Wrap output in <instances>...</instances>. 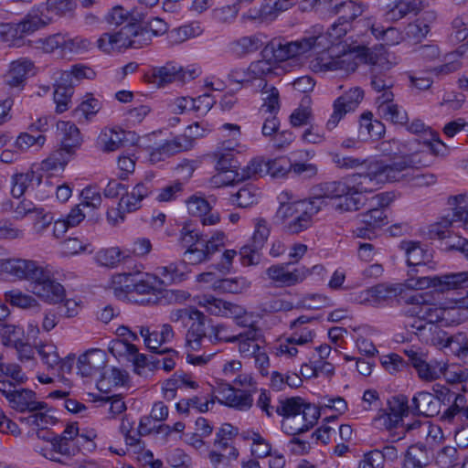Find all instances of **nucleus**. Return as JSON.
I'll return each instance as SVG.
<instances>
[{
  "mask_svg": "<svg viewBox=\"0 0 468 468\" xmlns=\"http://www.w3.org/2000/svg\"><path fill=\"white\" fill-rule=\"evenodd\" d=\"M329 44L326 36H307L295 41L284 39H272L263 48L261 60H268L272 66V75H276L275 69L278 64L302 56L311 50H319Z\"/></svg>",
  "mask_w": 468,
  "mask_h": 468,
  "instance_id": "nucleus-1",
  "label": "nucleus"
},
{
  "mask_svg": "<svg viewBox=\"0 0 468 468\" xmlns=\"http://www.w3.org/2000/svg\"><path fill=\"white\" fill-rule=\"evenodd\" d=\"M322 204V197L282 204L277 211V217L284 221L289 233L297 234L311 226L312 218L319 212Z\"/></svg>",
  "mask_w": 468,
  "mask_h": 468,
  "instance_id": "nucleus-2",
  "label": "nucleus"
},
{
  "mask_svg": "<svg viewBox=\"0 0 468 468\" xmlns=\"http://www.w3.org/2000/svg\"><path fill=\"white\" fill-rule=\"evenodd\" d=\"M353 193H371L386 183L392 181V161L383 160L371 162L364 173L353 174L348 176Z\"/></svg>",
  "mask_w": 468,
  "mask_h": 468,
  "instance_id": "nucleus-3",
  "label": "nucleus"
},
{
  "mask_svg": "<svg viewBox=\"0 0 468 468\" xmlns=\"http://www.w3.org/2000/svg\"><path fill=\"white\" fill-rule=\"evenodd\" d=\"M392 181L411 186H426L435 182L432 174H422L417 166L416 155H403L392 160Z\"/></svg>",
  "mask_w": 468,
  "mask_h": 468,
  "instance_id": "nucleus-4",
  "label": "nucleus"
},
{
  "mask_svg": "<svg viewBox=\"0 0 468 468\" xmlns=\"http://www.w3.org/2000/svg\"><path fill=\"white\" fill-rule=\"evenodd\" d=\"M400 249L404 250L407 257V263L412 267L408 271V278L405 280V286L412 289L410 286V280H417L423 276H429L428 271L433 269L429 264L431 253L420 242L404 240L399 245Z\"/></svg>",
  "mask_w": 468,
  "mask_h": 468,
  "instance_id": "nucleus-5",
  "label": "nucleus"
},
{
  "mask_svg": "<svg viewBox=\"0 0 468 468\" xmlns=\"http://www.w3.org/2000/svg\"><path fill=\"white\" fill-rule=\"evenodd\" d=\"M409 284L413 290L433 287L440 292L466 289L468 288V271L451 272L441 276H423L417 280H410Z\"/></svg>",
  "mask_w": 468,
  "mask_h": 468,
  "instance_id": "nucleus-6",
  "label": "nucleus"
},
{
  "mask_svg": "<svg viewBox=\"0 0 468 468\" xmlns=\"http://www.w3.org/2000/svg\"><path fill=\"white\" fill-rule=\"evenodd\" d=\"M198 122L189 125L185 133L167 140L158 147L154 148L150 153V160L158 162L178 153L190 150L194 146L195 139L203 135L198 132Z\"/></svg>",
  "mask_w": 468,
  "mask_h": 468,
  "instance_id": "nucleus-7",
  "label": "nucleus"
},
{
  "mask_svg": "<svg viewBox=\"0 0 468 468\" xmlns=\"http://www.w3.org/2000/svg\"><path fill=\"white\" fill-rule=\"evenodd\" d=\"M378 10L386 21L398 22L409 14H418L425 6L424 0H378Z\"/></svg>",
  "mask_w": 468,
  "mask_h": 468,
  "instance_id": "nucleus-8",
  "label": "nucleus"
},
{
  "mask_svg": "<svg viewBox=\"0 0 468 468\" xmlns=\"http://www.w3.org/2000/svg\"><path fill=\"white\" fill-rule=\"evenodd\" d=\"M364 99V90L360 87H353L338 97L333 104V113L326 122L328 130L335 129L340 120L350 112L355 111Z\"/></svg>",
  "mask_w": 468,
  "mask_h": 468,
  "instance_id": "nucleus-9",
  "label": "nucleus"
},
{
  "mask_svg": "<svg viewBox=\"0 0 468 468\" xmlns=\"http://www.w3.org/2000/svg\"><path fill=\"white\" fill-rule=\"evenodd\" d=\"M139 136L132 131L122 129H104L101 132L97 144L104 153L114 152L122 147L134 145Z\"/></svg>",
  "mask_w": 468,
  "mask_h": 468,
  "instance_id": "nucleus-10",
  "label": "nucleus"
},
{
  "mask_svg": "<svg viewBox=\"0 0 468 468\" xmlns=\"http://www.w3.org/2000/svg\"><path fill=\"white\" fill-rule=\"evenodd\" d=\"M38 278L30 283L31 292L35 295L49 303H58L63 300L65 289L51 277L48 271L44 269Z\"/></svg>",
  "mask_w": 468,
  "mask_h": 468,
  "instance_id": "nucleus-11",
  "label": "nucleus"
},
{
  "mask_svg": "<svg viewBox=\"0 0 468 468\" xmlns=\"http://www.w3.org/2000/svg\"><path fill=\"white\" fill-rule=\"evenodd\" d=\"M427 293H416L407 299L410 306L406 311L410 317H416L424 320L429 324L437 325L439 320L440 305L431 303L427 299Z\"/></svg>",
  "mask_w": 468,
  "mask_h": 468,
  "instance_id": "nucleus-12",
  "label": "nucleus"
},
{
  "mask_svg": "<svg viewBox=\"0 0 468 468\" xmlns=\"http://www.w3.org/2000/svg\"><path fill=\"white\" fill-rule=\"evenodd\" d=\"M408 131L420 134V143L423 144L433 155L444 157L449 154V147L440 139L439 133L428 127L420 120H414Z\"/></svg>",
  "mask_w": 468,
  "mask_h": 468,
  "instance_id": "nucleus-13",
  "label": "nucleus"
},
{
  "mask_svg": "<svg viewBox=\"0 0 468 468\" xmlns=\"http://www.w3.org/2000/svg\"><path fill=\"white\" fill-rule=\"evenodd\" d=\"M319 415L320 411L316 406L306 405L305 410H302L301 413L292 418L282 420V430L288 435L295 436L312 428L319 418Z\"/></svg>",
  "mask_w": 468,
  "mask_h": 468,
  "instance_id": "nucleus-14",
  "label": "nucleus"
},
{
  "mask_svg": "<svg viewBox=\"0 0 468 468\" xmlns=\"http://www.w3.org/2000/svg\"><path fill=\"white\" fill-rule=\"evenodd\" d=\"M2 270L18 280H27L34 283L39 275H42L44 268L31 260L9 259L2 262Z\"/></svg>",
  "mask_w": 468,
  "mask_h": 468,
  "instance_id": "nucleus-15",
  "label": "nucleus"
},
{
  "mask_svg": "<svg viewBox=\"0 0 468 468\" xmlns=\"http://www.w3.org/2000/svg\"><path fill=\"white\" fill-rule=\"evenodd\" d=\"M290 262L284 264H274L266 270V274L270 280L277 283L278 286H293L302 282L310 271L305 267L289 270Z\"/></svg>",
  "mask_w": 468,
  "mask_h": 468,
  "instance_id": "nucleus-16",
  "label": "nucleus"
},
{
  "mask_svg": "<svg viewBox=\"0 0 468 468\" xmlns=\"http://www.w3.org/2000/svg\"><path fill=\"white\" fill-rule=\"evenodd\" d=\"M272 76V66L268 60H256L250 64L247 69H233L229 73V80L231 82L245 84L259 79L263 81L266 77Z\"/></svg>",
  "mask_w": 468,
  "mask_h": 468,
  "instance_id": "nucleus-17",
  "label": "nucleus"
},
{
  "mask_svg": "<svg viewBox=\"0 0 468 468\" xmlns=\"http://www.w3.org/2000/svg\"><path fill=\"white\" fill-rule=\"evenodd\" d=\"M213 156L216 160V169L219 172L212 177L214 184L227 185L238 180L239 173L238 172L237 161L232 153L216 151Z\"/></svg>",
  "mask_w": 468,
  "mask_h": 468,
  "instance_id": "nucleus-18",
  "label": "nucleus"
},
{
  "mask_svg": "<svg viewBox=\"0 0 468 468\" xmlns=\"http://www.w3.org/2000/svg\"><path fill=\"white\" fill-rule=\"evenodd\" d=\"M107 363L105 351L93 348L79 356L77 362L78 374L82 378H91L103 369Z\"/></svg>",
  "mask_w": 468,
  "mask_h": 468,
  "instance_id": "nucleus-19",
  "label": "nucleus"
},
{
  "mask_svg": "<svg viewBox=\"0 0 468 468\" xmlns=\"http://www.w3.org/2000/svg\"><path fill=\"white\" fill-rule=\"evenodd\" d=\"M393 98L392 91H385L377 98L378 113L383 119L393 123L405 124L408 121V114L405 110L393 102Z\"/></svg>",
  "mask_w": 468,
  "mask_h": 468,
  "instance_id": "nucleus-20",
  "label": "nucleus"
},
{
  "mask_svg": "<svg viewBox=\"0 0 468 468\" xmlns=\"http://www.w3.org/2000/svg\"><path fill=\"white\" fill-rule=\"evenodd\" d=\"M8 403L12 409L19 412L46 410L48 408L46 402L37 400L36 392L29 388L14 390Z\"/></svg>",
  "mask_w": 468,
  "mask_h": 468,
  "instance_id": "nucleus-21",
  "label": "nucleus"
},
{
  "mask_svg": "<svg viewBox=\"0 0 468 468\" xmlns=\"http://www.w3.org/2000/svg\"><path fill=\"white\" fill-rule=\"evenodd\" d=\"M147 78L149 82L162 87L174 81H184L186 71L183 67L167 62L165 66L154 68Z\"/></svg>",
  "mask_w": 468,
  "mask_h": 468,
  "instance_id": "nucleus-22",
  "label": "nucleus"
},
{
  "mask_svg": "<svg viewBox=\"0 0 468 468\" xmlns=\"http://www.w3.org/2000/svg\"><path fill=\"white\" fill-rule=\"evenodd\" d=\"M56 133L60 147L68 153L74 154L76 149L81 145V134L75 123L69 121H58Z\"/></svg>",
  "mask_w": 468,
  "mask_h": 468,
  "instance_id": "nucleus-23",
  "label": "nucleus"
},
{
  "mask_svg": "<svg viewBox=\"0 0 468 468\" xmlns=\"http://www.w3.org/2000/svg\"><path fill=\"white\" fill-rule=\"evenodd\" d=\"M221 396V401L229 406L239 410H247L252 406V397L248 392L234 388L228 383L221 384L218 388Z\"/></svg>",
  "mask_w": 468,
  "mask_h": 468,
  "instance_id": "nucleus-24",
  "label": "nucleus"
},
{
  "mask_svg": "<svg viewBox=\"0 0 468 468\" xmlns=\"http://www.w3.org/2000/svg\"><path fill=\"white\" fill-rule=\"evenodd\" d=\"M153 191L150 180L137 184L131 192H127L121 197L118 206L125 211L132 213L142 207V201Z\"/></svg>",
  "mask_w": 468,
  "mask_h": 468,
  "instance_id": "nucleus-25",
  "label": "nucleus"
},
{
  "mask_svg": "<svg viewBox=\"0 0 468 468\" xmlns=\"http://www.w3.org/2000/svg\"><path fill=\"white\" fill-rule=\"evenodd\" d=\"M110 351L113 355H126L128 356V360L133 362L134 371L139 375L142 374L141 369H144L152 364V361H149V358L145 355L138 352V348L135 345L124 340L113 341L110 347Z\"/></svg>",
  "mask_w": 468,
  "mask_h": 468,
  "instance_id": "nucleus-26",
  "label": "nucleus"
},
{
  "mask_svg": "<svg viewBox=\"0 0 468 468\" xmlns=\"http://www.w3.org/2000/svg\"><path fill=\"white\" fill-rule=\"evenodd\" d=\"M146 14L142 7L136 6L132 10H126L122 5L112 7L104 16V21L109 26L119 27L123 23L131 24L132 22H144Z\"/></svg>",
  "mask_w": 468,
  "mask_h": 468,
  "instance_id": "nucleus-27",
  "label": "nucleus"
},
{
  "mask_svg": "<svg viewBox=\"0 0 468 468\" xmlns=\"http://www.w3.org/2000/svg\"><path fill=\"white\" fill-rule=\"evenodd\" d=\"M32 69L33 63L29 59L20 58L13 61L4 77L5 84L10 88L23 89Z\"/></svg>",
  "mask_w": 468,
  "mask_h": 468,
  "instance_id": "nucleus-28",
  "label": "nucleus"
},
{
  "mask_svg": "<svg viewBox=\"0 0 468 468\" xmlns=\"http://www.w3.org/2000/svg\"><path fill=\"white\" fill-rule=\"evenodd\" d=\"M440 405L432 393L420 391L411 399L410 412L414 415L433 417L440 412Z\"/></svg>",
  "mask_w": 468,
  "mask_h": 468,
  "instance_id": "nucleus-29",
  "label": "nucleus"
},
{
  "mask_svg": "<svg viewBox=\"0 0 468 468\" xmlns=\"http://www.w3.org/2000/svg\"><path fill=\"white\" fill-rule=\"evenodd\" d=\"M186 203L189 214L201 218L203 225H215L219 221V215L218 213H210L211 207L203 197L193 195L186 199Z\"/></svg>",
  "mask_w": 468,
  "mask_h": 468,
  "instance_id": "nucleus-30",
  "label": "nucleus"
},
{
  "mask_svg": "<svg viewBox=\"0 0 468 468\" xmlns=\"http://www.w3.org/2000/svg\"><path fill=\"white\" fill-rule=\"evenodd\" d=\"M315 320L316 318L314 316L301 315L292 321L290 324L292 334L289 336V342L296 343L300 346L312 342L315 334L314 330L306 324Z\"/></svg>",
  "mask_w": 468,
  "mask_h": 468,
  "instance_id": "nucleus-31",
  "label": "nucleus"
},
{
  "mask_svg": "<svg viewBox=\"0 0 468 468\" xmlns=\"http://www.w3.org/2000/svg\"><path fill=\"white\" fill-rule=\"evenodd\" d=\"M404 326L408 331L415 334L423 342L431 343L432 345L437 344V339L431 335L437 334L438 338L441 337V334L445 335V332L441 330L438 325L429 324L420 318H417L412 322H405Z\"/></svg>",
  "mask_w": 468,
  "mask_h": 468,
  "instance_id": "nucleus-32",
  "label": "nucleus"
},
{
  "mask_svg": "<svg viewBox=\"0 0 468 468\" xmlns=\"http://www.w3.org/2000/svg\"><path fill=\"white\" fill-rule=\"evenodd\" d=\"M264 44L265 42L261 34L244 36L230 42L229 50L233 55L242 58L258 51Z\"/></svg>",
  "mask_w": 468,
  "mask_h": 468,
  "instance_id": "nucleus-33",
  "label": "nucleus"
},
{
  "mask_svg": "<svg viewBox=\"0 0 468 468\" xmlns=\"http://www.w3.org/2000/svg\"><path fill=\"white\" fill-rule=\"evenodd\" d=\"M437 15L434 11L423 12L414 22L410 23L406 34L410 38L420 41L431 30V25L435 22Z\"/></svg>",
  "mask_w": 468,
  "mask_h": 468,
  "instance_id": "nucleus-34",
  "label": "nucleus"
},
{
  "mask_svg": "<svg viewBox=\"0 0 468 468\" xmlns=\"http://www.w3.org/2000/svg\"><path fill=\"white\" fill-rule=\"evenodd\" d=\"M48 441L50 442L51 449L46 456L51 461L63 463L65 460H69L77 454V445L75 442H68L55 436Z\"/></svg>",
  "mask_w": 468,
  "mask_h": 468,
  "instance_id": "nucleus-35",
  "label": "nucleus"
},
{
  "mask_svg": "<svg viewBox=\"0 0 468 468\" xmlns=\"http://www.w3.org/2000/svg\"><path fill=\"white\" fill-rule=\"evenodd\" d=\"M48 24L47 16L37 9H32L19 23L16 25V32L23 35H30Z\"/></svg>",
  "mask_w": 468,
  "mask_h": 468,
  "instance_id": "nucleus-36",
  "label": "nucleus"
},
{
  "mask_svg": "<svg viewBox=\"0 0 468 468\" xmlns=\"http://www.w3.org/2000/svg\"><path fill=\"white\" fill-rule=\"evenodd\" d=\"M164 284L157 275L150 273H133L132 293L154 294L157 286Z\"/></svg>",
  "mask_w": 468,
  "mask_h": 468,
  "instance_id": "nucleus-37",
  "label": "nucleus"
},
{
  "mask_svg": "<svg viewBox=\"0 0 468 468\" xmlns=\"http://www.w3.org/2000/svg\"><path fill=\"white\" fill-rule=\"evenodd\" d=\"M239 351L243 357H252L261 349L258 328H250L238 335Z\"/></svg>",
  "mask_w": 468,
  "mask_h": 468,
  "instance_id": "nucleus-38",
  "label": "nucleus"
},
{
  "mask_svg": "<svg viewBox=\"0 0 468 468\" xmlns=\"http://www.w3.org/2000/svg\"><path fill=\"white\" fill-rule=\"evenodd\" d=\"M334 11L339 16L338 19L341 23L351 25L352 21L363 15L365 5L349 0L335 5Z\"/></svg>",
  "mask_w": 468,
  "mask_h": 468,
  "instance_id": "nucleus-39",
  "label": "nucleus"
},
{
  "mask_svg": "<svg viewBox=\"0 0 468 468\" xmlns=\"http://www.w3.org/2000/svg\"><path fill=\"white\" fill-rule=\"evenodd\" d=\"M359 133L377 140L385 133V125L380 121L373 120L372 112H364L360 117Z\"/></svg>",
  "mask_w": 468,
  "mask_h": 468,
  "instance_id": "nucleus-40",
  "label": "nucleus"
},
{
  "mask_svg": "<svg viewBox=\"0 0 468 468\" xmlns=\"http://www.w3.org/2000/svg\"><path fill=\"white\" fill-rule=\"evenodd\" d=\"M73 154L61 147L53 151L41 162L40 168L45 172L63 170Z\"/></svg>",
  "mask_w": 468,
  "mask_h": 468,
  "instance_id": "nucleus-41",
  "label": "nucleus"
},
{
  "mask_svg": "<svg viewBox=\"0 0 468 468\" xmlns=\"http://www.w3.org/2000/svg\"><path fill=\"white\" fill-rule=\"evenodd\" d=\"M351 28V25L343 24L337 20V22L334 23L331 27L325 32H323L322 27L316 26L314 27V33L311 36H320L324 35L326 36L327 40L329 41V44L323 48H320L319 50H315V52L320 53L324 50H326L330 48L333 43L338 39H340L342 37H344L347 31Z\"/></svg>",
  "mask_w": 468,
  "mask_h": 468,
  "instance_id": "nucleus-42",
  "label": "nucleus"
},
{
  "mask_svg": "<svg viewBox=\"0 0 468 468\" xmlns=\"http://www.w3.org/2000/svg\"><path fill=\"white\" fill-rule=\"evenodd\" d=\"M260 198L258 189L251 185L241 187L230 197V201L239 207L246 208L257 204Z\"/></svg>",
  "mask_w": 468,
  "mask_h": 468,
  "instance_id": "nucleus-43",
  "label": "nucleus"
},
{
  "mask_svg": "<svg viewBox=\"0 0 468 468\" xmlns=\"http://www.w3.org/2000/svg\"><path fill=\"white\" fill-rule=\"evenodd\" d=\"M323 197L328 198H342L343 196L353 194L348 176L340 181L325 182L321 185Z\"/></svg>",
  "mask_w": 468,
  "mask_h": 468,
  "instance_id": "nucleus-44",
  "label": "nucleus"
},
{
  "mask_svg": "<svg viewBox=\"0 0 468 468\" xmlns=\"http://www.w3.org/2000/svg\"><path fill=\"white\" fill-rule=\"evenodd\" d=\"M306 405L309 404L304 403L300 397H292L281 400L275 411L278 415L282 416L283 420H286L301 413L302 410H305Z\"/></svg>",
  "mask_w": 468,
  "mask_h": 468,
  "instance_id": "nucleus-45",
  "label": "nucleus"
},
{
  "mask_svg": "<svg viewBox=\"0 0 468 468\" xmlns=\"http://www.w3.org/2000/svg\"><path fill=\"white\" fill-rule=\"evenodd\" d=\"M395 293V289L385 285L378 284L361 293L360 303H371L385 301Z\"/></svg>",
  "mask_w": 468,
  "mask_h": 468,
  "instance_id": "nucleus-46",
  "label": "nucleus"
},
{
  "mask_svg": "<svg viewBox=\"0 0 468 468\" xmlns=\"http://www.w3.org/2000/svg\"><path fill=\"white\" fill-rule=\"evenodd\" d=\"M466 317L463 315L458 304L452 306H440L439 320L437 324L451 326L463 323Z\"/></svg>",
  "mask_w": 468,
  "mask_h": 468,
  "instance_id": "nucleus-47",
  "label": "nucleus"
},
{
  "mask_svg": "<svg viewBox=\"0 0 468 468\" xmlns=\"http://www.w3.org/2000/svg\"><path fill=\"white\" fill-rule=\"evenodd\" d=\"M243 438L252 441L250 451L251 454L256 458H265L273 452L271 451V444L259 432L248 431L247 435H244Z\"/></svg>",
  "mask_w": 468,
  "mask_h": 468,
  "instance_id": "nucleus-48",
  "label": "nucleus"
},
{
  "mask_svg": "<svg viewBox=\"0 0 468 468\" xmlns=\"http://www.w3.org/2000/svg\"><path fill=\"white\" fill-rule=\"evenodd\" d=\"M133 273H119L112 278L111 289L117 298L132 293Z\"/></svg>",
  "mask_w": 468,
  "mask_h": 468,
  "instance_id": "nucleus-49",
  "label": "nucleus"
},
{
  "mask_svg": "<svg viewBox=\"0 0 468 468\" xmlns=\"http://www.w3.org/2000/svg\"><path fill=\"white\" fill-rule=\"evenodd\" d=\"M445 369L446 365L444 363L437 361L428 362L426 359L423 364L416 369V371L420 379L425 381H433L438 379L443 374Z\"/></svg>",
  "mask_w": 468,
  "mask_h": 468,
  "instance_id": "nucleus-50",
  "label": "nucleus"
},
{
  "mask_svg": "<svg viewBox=\"0 0 468 468\" xmlns=\"http://www.w3.org/2000/svg\"><path fill=\"white\" fill-rule=\"evenodd\" d=\"M250 286V282L243 277L227 278L215 282V288L229 293H240Z\"/></svg>",
  "mask_w": 468,
  "mask_h": 468,
  "instance_id": "nucleus-51",
  "label": "nucleus"
},
{
  "mask_svg": "<svg viewBox=\"0 0 468 468\" xmlns=\"http://www.w3.org/2000/svg\"><path fill=\"white\" fill-rule=\"evenodd\" d=\"M185 269L186 263L182 262H173L167 266H161L156 269L157 273L163 277L164 283L165 282H181L185 277Z\"/></svg>",
  "mask_w": 468,
  "mask_h": 468,
  "instance_id": "nucleus-52",
  "label": "nucleus"
},
{
  "mask_svg": "<svg viewBox=\"0 0 468 468\" xmlns=\"http://www.w3.org/2000/svg\"><path fill=\"white\" fill-rule=\"evenodd\" d=\"M271 233L270 226L266 219L259 218L254 220V232L250 244L256 250H262Z\"/></svg>",
  "mask_w": 468,
  "mask_h": 468,
  "instance_id": "nucleus-53",
  "label": "nucleus"
},
{
  "mask_svg": "<svg viewBox=\"0 0 468 468\" xmlns=\"http://www.w3.org/2000/svg\"><path fill=\"white\" fill-rule=\"evenodd\" d=\"M239 434V429L230 423H223L216 432L214 446L219 450L230 447V441Z\"/></svg>",
  "mask_w": 468,
  "mask_h": 468,
  "instance_id": "nucleus-54",
  "label": "nucleus"
},
{
  "mask_svg": "<svg viewBox=\"0 0 468 468\" xmlns=\"http://www.w3.org/2000/svg\"><path fill=\"white\" fill-rule=\"evenodd\" d=\"M36 349L41 357L42 362L48 369H53L59 365L60 357L58 354L57 346L53 344H39Z\"/></svg>",
  "mask_w": 468,
  "mask_h": 468,
  "instance_id": "nucleus-55",
  "label": "nucleus"
},
{
  "mask_svg": "<svg viewBox=\"0 0 468 468\" xmlns=\"http://www.w3.org/2000/svg\"><path fill=\"white\" fill-rule=\"evenodd\" d=\"M266 169L267 162H265L261 157H255L251 159L250 162L241 169V172L239 173V176L238 177V181L267 175Z\"/></svg>",
  "mask_w": 468,
  "mask_h": 468,
  "instance_id": "nucleus-56",
  "label": "nucleus"
},
{
  "mask_svg": "<svg viewBox=\"0 0 468 468\" xmlns=\"http://www.w3.org/2000/svg\"><path fill=\"white\" fill-rule=\"evenodd\" d=\"M361 222L371 229H379L388 224V218L384 209L375 207L360 215Z\"/></svg>",
  "mask_w": 468,
  "mask_h": 468,
  "instance_id": "nucleus-57",
  "label": "nucleus"
},
{
  "mask_svg": "<svg viewBox=\"0 0 468 468\" xmlns=\"http://www.w3.org/2000/svg\"><path fill=\"white\" fill-rule=\"evenodd\" d=\"M371 87L378 92L384 93L385 91H391L390 89L394 86V80L385 72H380L378 67L372 68Z\"/></svg>",
  "mask_w": 468,
  "mask_h": 468,
  "instance_id": "nucleus-58",
  "label": "nucleus"
},
{
  "mask_svg": "<svg viewBox=\"0 0 468 468\" xmlns=\"http://www.w3.org/2000/svg\"><path fill=\"white\" fill-rule=\"evenodd\" d=\"M292 170V163L287 157H278L267 162L266 174L272 177H283Z\"/></svg>",
  "mask_w": 468,
  "mask_h": 468,
  "instance_id": "nucleus-59",
  "label": "nucleus"
},
{
  "mask_svg": "<svg viewBox=\"0 0 468 468\" xmlns=\"http://www.w3.org/2000/svg\"><path fill=\"white\" fill-rule=\"evenodd\" d=\"M35 176L34 172L14 175L12 176V196L16 198H19L32 183Z\"/></svg>",
  "mask_w": 468,
  "mask_h": 468,
  "instance_id": "nucleus-60",
  "label": "nucleus"
},
{
  "mask_svg": "<svg viewBox=\"0 0 468 468\" xmlns=\"http://www.w3.org/2000/svg\"><path fill=\"white\" fill-rule=\"evenodd\" d=\"M5 301L14 306L20 308L36 307L38 305L37 300L31 295L25 294L20 291H9L5 293Z\"/></svg>",
  "mask_w": 468,
  "mask_h": 468,
  "instance_id": "nucleus-61",
  "label": "nucleus"
},
{
  "mask_svg": "<svg viewBox=\"0 0 468 468\" xmlns=\"http://www.w3.org/2000/svg\"><path fill=\"white\" fill-rule=\"evenodd\" d=\"M436 463L441 468L454 467L458 463V451L453 446H445L436 454Z\"/></svg>",
  "mask_w": 468,
  "mask_h": 468,
  "instance_id": "nucleus-62",
  "label": "nucleus"
},
{
  "mask_svg": "<svg viewBox=\"0 0 468 468\" xmlns=\"http://www.w3.org/2000/svg\"><path fill=\"white\" fill-rule=\"evenodd\" d=\"M364 205L362 197L357 193L348 194L339 198L335 209L340 212H351L360 209Z\"/></svg>",
  "mask_w": 468,
  "mask_h": 468,
  "instance_id": "nucleus-63",
  "label": "nucleus"
},
{
  "mask_svg": "<svg viewBox=\"0 0 468 468\" xmlns=\"http://www.w3.org/2000/svg\"><path fill=\"white\" fill-rule=\"evenodd\" d=\"M23 329L14 324H4L1 329L2 343L5 346L13 347L16 343L23 340Z\"/></svg>",
  "mask_w": 468,
  "mask_h": 468,
  "instance_id": "nucleus-64",
  "label": "nucleus"
}]
</instances>
